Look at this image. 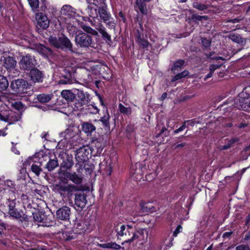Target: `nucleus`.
Segmentation results:
<instances>
[{"label":"nucleus","instance_id":"nucleus-12","mask_svg":"<svg viewBox=\"0 0 250 250\" xmlns=\"http://www.w3.org/2000/svg\"><path fill=\"white\" fill-rule=\"evenodd\" d=\"M17 62L12 57L8 56L5 58L4 61V66L8 71V76L14 77L19 75L20 71L15 69Z\"/></svg>","mask_w":250,"mask_h":250},{"label":"nucleus","instance_id":"nucleus-40","mask_svg":"<svg viewBox=\"0 0 250 250\" xmlns=\"http://www.w3.org/2000/svg\"><path fill=\"white\" fill-rule=\"evenodd\" d=\"M169 133L170 130H168L167 127L163 126L159 133H156V137L158 138L162 135L167 137L169 135Z\"/></svg>","mask_w":250,"mask_h":250},{"label":"nucleus","instance_id":"nucleus-41","mask_svg":"<svg viewBox=\"0 0 250 250\" xmlns=\"http://www.w3.org/2000/svg\"><path fill=\"white\" fill-rule=\"evenodd\" d=\"M83 29L86 32V33H89L94 36L98 35V32L97 30H95L92 29L91 27L87 26V25H83L82 26Z\"/></svg>","mask_w":250,"mask_h":250},{"label":"nucleus","instance_id":"nucleus-15","mask_svg":"<svg viewBox=\"0 0 250 250\" xmlns=\"http://www.w3.org/2000/svg\"><path fill=\"white\" fill-rule=\"evenodd\" d=\"M28 76L30 80L34 83H42L44 79L43 72L35 67L30 70Z\"/></svg>","mask_w":250,"mask_h":250},{"label":"nucleus","instance_id":"nucleus-35","mask_svg":"<svg viewBox=\"0 0 250 250\" xmlns=\"http://www.w3.org/2000/svg\"><path fill=\"white\" fill-rule=\"evenodd\" d=\"M52 223L53 222L52 220L48 217L43 214L42 216V220L40 225L48 227L51 226Z\"/></svg>","mask_w":250,"mask_h":250},{"label":"nucleus","instance_id":"nucleus-9","mask_svg":"<svg viewBox=\"0 0 250 250\" xmlns=\"http://www.w3.org/2000/svg\"><path fill=\"white\" fill-rule=\"evenodd\" d=\"M20 68L23 71H30L36 66V60L33 56L26 54L21 56L19 62Z\"/></svg>","mask_w":250,"mask_h":250},{"label":"nucleus","instance_id":"nucleus-2","mask_svg":"<svg viewBox=\"0 0 250 250\" xmlns=\"http://www.w3.org/2000/svg\"><path fill=\"white\" fill-rule=\"evenodd\" d=\"M49 43L57 49H60L64 51H69L72 54H78V49L73 47V44L70 40L64 35L59 37L51 36L48 39Z\"/></svg>","mask_w":250,"mask_h":250},{"label":"nucleus","instance_id":"nucleus-60","mask_svg":"<svg viewBox=\"0 0 250 250\" xmlns=\"http://www.w3.org/2000/svg\"><path fill=\"white\" fill-rule=\"evenodd\" d=\"M248 124L246 123H241L238 125L237 127L239 129L244 128L248 126Z\"/></svg>","mask_w":250,"mask_h":250},{"label":"nucleus","instance_id":"nucleus-49","mask_svg":"<svg viewBox=\"0 0 250 250\" xmlns=\"http://www.w3.org/2000/svg\"><path fill=\"white\" fill-rule=\"evenodd\" d=\"M105 0H96L95 1H93L92 3L95 4L98 6H103L104 8H106L107 6L105 2Z\"/></svg>","mask_w":250,"mask_h":250},{"label":"nucleus","instance_id":"nucleus-47","mask_svg":"<svg viewBox=\"0 0 250 250\" xmlns=\"http://www.w3.org/2000/svg\"><path fill=\"white\" fill-rule=\"evenodd\" d=\"M12 106L18 110H21L23 108V104L21 101H15L12 103Z\"/></svg>","mask_w":250,"mask_h":250},{"label":"nucleus","instance_id":"nucleus-18","mask_svg":"<svg viewBox=\"0 0 250 250\" xmlns=\"http://www.w3.org/2000/svg\"><path fill=\"white\" fill-rule=\"evenodd\" d=\"M98 10L99 16L103 21L106 23L108 25L113 26L112 24L114 23L109 21L111 15L107 12L106 8H104L103 6H99Z\"/></svg>","mask_w":250,"mask_h":250},{"label":"nucleus","instance_id":"nucleus-43","mask_svg":"<svg viewBox=\"0 0 250 250\" xmlns=\"http://www.w3.org/2000/svg\"><path fill=\"white\" fill-rule=\"evenodd\" d=\"M201 43L202 47L205 49H207L210 47L211 41L210 40L207 39V38L201 37Z\"/></svg>","mask_w":250,"mask_h":250},{"label":"nucleus","instance_id":"nucleus-20","mask_svg":"<svg viewBox=\"0 0 250 250\" xmlns=\"http://www.w3.org/2000/svg\"><path fill=\"white\" fill-rule=\"evenodd\" d=\"M62 15L67 18H74L76 16V9L69 5H65L62 6L61 10Z\"/></svg>","mask_w":250,"mask_h":250},{"label":"nucleus","instance_id":"nucleus-5","mask_svg":"<svg viewBox=\"0 0 250 250\" xmlns=\"http://www.w3.org/2000/svg\"><path fill=\"white\" fill-rule=\"evenodd\" d=\"M75 41L76 44L81 48L94 47V43L92 37L86 33L82 32L76 35Z\"/></svg>","mask_w":250,"mask_h":250},{"label":"nucleus","instance_id":"nucleus-57","mask_svg":"<svg viewBox=\"0 0 250 250\" xmlns=\"http://www.w3.org/2000/svg\"><path fill=\"white\" fill-rule=\"evenodd\" d=\"M239 140V139L237 138H233L229 140L228 141V143L229 144V145L231 146L233 144L238 142Z\"/></svg>","mask_w":250,"mask_h":250},{"label":"nucleus","instance_id":"nucleus-21","mask_svg":"<svg viewBox=\"0 0 250 250\" xmlns=\"http://www.w3.org/2000/svg\"><path fill=\"white\" fill-rule=\"evenodd\" d=\"M64 74H63L62 78L58 81V83L60 84H70L72 83V75L66 69L64 70Z\"/></svg>","mask_w":250,"mask_h":250},{"label":"nucleus","instance_id":"nucleus-58","mask_svg":"<svg viewBox=\"0 0 250 250\" xmlns=\"http://www.w3.org/2000/svg\"><path fill=\"white\" fill-rule=\"evenodd\" d=\"M231 147V146L229 145V144H228V143L225 145H223V146H219V148L220 150H226L228 148H229V147Z\"/></svg>","mask_w":250,"mask_h":250},{"label":"nucleus","instance_id":"nucleus-38","mask_svg":"<svg viewBox=\"0 0 250 250\" xmlns=\"http://www.w3.org/2000/svg\"><path fill=\"white\" fill-rule=\"evenodd\" d=\"M120 112L124 114L129 115L131 113V109L130 107H125L122 104H119Z\"/></svg>","mask_w":250,"mask_h":250},{"label":"nucleus","instance_id":"nucleus-16","mask_svg":"<svg viewBox=\"0 0 250 250\" xmlns=\"http://www.w3.org/2000/svg\"><path fill=\"white\" fill-rule=\"evenodd\" d=\"M59 157L62 160V163L60 164L62 168L70 169L72 167L74 164L72 155L62 152L59 154Z\"/></svg>","mask_w":250,"mask_h":250},{"label":"nucleus","instance_id":"nucleus-64","mask_svg":"<svg viewBox=\"0 0 250 250\" xmlns=\"http://www.w3.org/2000/svg\"><path fill=\"white\" fill-rule=\"evenodd\" d=\"M241 19L238 18H235L230 20V21L232 23H237L240 21Z\"/></svg>","mask_w":250,"mask_h":250},{"label":"nucleus","instance_id":"nucleus-19","mask_svg":"<svg viewBox=\"0 0 250 250\" xmlns=\"http://www.w3.org/2000/svg\"><path fill=\"white\" fill-rule=\"evenodd\" d=\"M36 19L38 25L44 29L48 27L49 21L47 17L43 15L42 13L40 12L37 14Z\"/></svg>","mask_w":250,"mask_h":250},{"label":"nucleus","instance_id":"nucleus-30","mask_svg":"<svg viewBox=\"0 0 250 250\" xmlns=\"http://www.w3.org/2000/svg\"><path fill=\"white\" fill-rule=\"evenodd\" d=\"M59 163L57 158L53 159H50L46 165L45 168H46L48 171H52L56 167H58Z\"/></svg>","mask_w":250,"mask_h":250},{"label":"nucleus","instance_id":"nucleus-62","mask_svg":"<svg viewBox=\"0 0 250 250\" xmlns=\"http://www.w3.org/2000/svg\"><path fill=\"white\" fill-rule=\"evenodd\" d=\"M232 233V231L229 232H226L223 235V237L224 238H229Z\"/></svg>","mask_w":250,"mask_h":250},{"label":"nucleus","instance_id":"nucleus-54","mask_svg":"<svg viewBox=\"0 0 250 250\" xmlns=\"http://www.w3.org/2000/svg\"><path fill=\"white\" fill-rule=\"evenodd\" d=\"M182 229V227L180 225H179L177 227L176 229H175V230H174V231L173 232V236L176 237L177 235V234L180 232H181Z\"/></svg>","mask_w":250,"mask_h":250},{"label":"nucleus","instance_id":"nucleus-13","mask_svg":"<svg viewBox=\"0 0 250 250\" xmlns=\"http://www.w3.org/2000/svg\"><path fill=\"white\" fill-rule=\"evenodd\" d=\"M115 230L117 232L116 236L118 239L125 240V243H131L129 240L131 237V235L133 234V232H130L128 229L125 228V225L116 227Z\"/></svg>","mask_w":250,"mask_h":250},{"label":"nucleus","instance_id":"nucleus-32","mask_svg":"<svg viewBox=\"0 0 250 250\" xmlns=\"http://www.w3.org/2000/svg\"><path fill=\"white\" fill-rule=\"evenodd\" d=\"M52 94H40L37 96L38 101L41 103H45L48 102L52 98Z\"/></svg>","mask_w":250,"mask_h":250},{"label":"nucleus","instance_id":"nucleus-46","mask_svg":"<svg viewBox=\"0 0 250 250\" xmlns=\"http://www.w3.org/2000/svg\"><path fill=\"white\" fill-rule=\"evenodd\" d=\"M208 19L207 16H200L196 14H193L191 16V19L194 21H201L203 20H207Z\"/></svg>","mask_w":250,"mask_h":250},{"label":"nucleus","instance_id":"nucleus-11","mask_svg":"<svg viewBox=\"0 0 250 250\" xmlns=\"http://www.w3.org/2000/svg\"><path fill=\"white\" fill-rule=\"evenodd\" d=\"M82 191L75 194L74 207L78 211L82 210L87 204L86 195Z\"/></svg>","mask_w":250,"mask_h":250},{"label":"nucleus","instance_id":"nucleus-7","mask_svg":"<svg viewBox=\"0 0 250 250\" xmlns=\"http://www.w3.org/2000/svg\"><path fill=\"white\" fill-rule=\"evenodd\" d=\"M75 108L76 110H81L84 105L88 104L89 100V94L79 89H75Z\"/></svg>","mask_w":250,"mask_h":250},{"label":"nucleus","instance_id":"nucleus-27","mask_svg":"<svg viewBox=\"0 0 250 250\" xmlns=\"http://www.w3.org/2000/svg\"><path fill=\"white\" fill-rule=\"evenodd\" d=\"M98 246H99L100 248H102L104 249H108L116 250H119L121 248L120 245L114 242H109L104 244H98Z\"/></svg>","mask_w":250,"mask_h":250},{"label":"nucleus","instance_id":"nucleus-22","mask_svg":"<svg viewBox=\"0 0 250 250\" xmlns=\"http://www.w3.org/2000/svg\"><path fill=\"white\" fill-rule=\"evenodd\" d=\"M95 29L102 35V37L106 42H111V37L105 30V28L101 23L95 25Z\"/></svg>","mask_w":250,"mask_h":250},{"label":"nucleus","instance_id":"nucleus-51","mask_svg":"<svg viewBox=\"0 0 250 250\" xmlns=\"http://www.w3.org/2000/svg\"><path fill=\"white\" fill-rule=\"evenodd\" d=\"M236 250H250L248 245H240L236 247Z\"/></svg>","mask_w":250,"mask_h":250},{"label":"nucleus","instance_id":"nucleus-17","mask_svg":"<svg viewBox=\"0 0 250 250\" xmlns=\"http://www.w3.org/2000/svg\"><path fill=\"white\" fill-rule=\"evenodd\" d=\"M71 214L70 208L67 206H63L57 210L56 216L57 218L63 221H68L70 218Z\"/></svg>","mask_w":250,"mask_h":250},{"label":"nucleus","instance_id":"nucleus-50","mask_svg":"<svg viewBox=\"0 0 250 250\" xmlns=\"http://www.w3.org/2000/svg\"><path fill=\"white\" fill-rule=\"evenodd\" d=\"M43 214H40L39 213H33V218L35 221H37L39 223H41L42 220V216Z\"/></svg>","mask_w":250,"mask_h":250},{"label":"nucleus","instance_id":"nucleus-14","mask_svg":"<svg viewBox=\"0 0 250 250\" xmlns=\"http://www.w3.org/2000/svg\"><path fill=\"white\" fill-rule=\"evenodd\" d=\"M148 231L146 229L138 228L133 232L132 236L129 241L132 242L135 240L141 241L142 243H146L147 240Z\"/></svg>","mask_w":250,"mask_h":250},{"label":"nucleus","instance_id":"nucleus-53","mask_svg":"<svg viewBox=\"0 0 250 250\" xmlns=\"http://www.w3.org/2000/svg\"><path fill=\"white\" fill-rule=\"evenodd\" d=\"M186 127V125L184 122L182 125L181 126H180L179 128H178V129L175 130L173 131V134L178 133L184 130L185 129Z\"/></svg>","mask_w":250,"mask_h":250},{"label":"nucleus","instance_id":"nucleus-1","mask_svg":"<svg viewBox=\"0 0 250 250\" xmlns=\"http://www.w3.org/2000/svg\"><path fill=\"white\" fill-rule=\"evenodd\" d=\"M75 167L77 168L76 172L61 171L60 173L61 182L54 187V191L62 198H70L75 192L83 189L82 185L83 179V165L76 164Z\"/></svg>","mask_w":250,"mask_h":250},{"label":"nucleus","instance_id":"nucleus-44","mask_svg":"<svg viewBox=\"0 0 250 250\" xmlns=\"http://www.w3.org/2000/svg\"><path fill=\"white\" fill-rule=\"evenodd\" d=\"M193 7L200 11L206 10L208 8V6L207 5L199 3L197 1H194L193 3Z\"/></svg>","mask_w":250,"mask_h":250},{"label":"nucleus","instance_id":"nucleus-26","mask_svg":"<svg viewBox=\"0 0 250 250\" xmlns=\"http://www.w3.org/2000/svg\"><path fill=\"white\" fill-rule=\"evenodd\" d=\"M146 0H136V3L141 13L143 15H146L147 9L146 7Z\"/></svg>","mask_w":250,"mask_h":250},{"label":"nucleus","instance_id":"nucleus-56","mask_svg":"<svg viewBox=\"0 0 250 250\" xmlns=\"http://www.w3.org/2000/svg\"><path fill=\"white\" fill-rule=\"evenodd\" d=\"M239 140V139L237 138H233L229 140L228 141V143L229 144V145L231 146L233 144L238 142Z\"/></svg>","mask_w":250,"mask_h":250},{"label":"nucleus","instance_id":"nucleus-33","mask_svg":"<svg viewBox=\"0 0 250 250\" xmlns=\"http://www.w3.org/2000/svg\"><path fill=\"white\" fill-rule=\"evenodd\" d=\"M83 130L87 133H90L96 130V127L88 122H84L82 125Z\"/></svg>","mask_w":250,"mask_h":250},{"label":"nucleus","instance_id":"nucleus-10","mask_svg":"<svg viewBox=\"0 0 250 250\" xmlns=\"http://www.w3.org/2000/svg\"><path fill=\"white\" fill-rule=\"evenodd\" d=\"M10 86L14 92L18 94H23L26 92L28 83L26 81L22 79H19L12 81Z\"/></svg>","mask_w":250,"mask_h":250},{"label":"nucleus","instance_id":"nucleus-59","mask_svg":"<svg viewBox=\"0 0 250 250\" xmlns=\"http://www.w3.org/2000/svg\"><path fill=\"white\" fill-rule=\"evenodd\" d=\"M186 145V143H183L179 144L178 145L174 144L173 145V147H174V149H177L179 147H183L185 146Z\"/></svg>","mask_w":250,"mask_h":250},{"label":"nucleus","instance_id":"nucleus-34","mask_svg":"<svg viewBox=\"0 0 250 250\" xmlns=\"http://www.w3.org/2000/svg\"><path fill=\"white\" fill-rule=\"evenodd\" d=\"M184 61L179 60L175 62L171 67V71L173 73H176V72L180 71L184 64Z\"/></svg>","mask_w":250,"mask_h":250},{"label":"nucleus","instance_id":"nucleus-36","mask_svg":"<svg viewBox=\"0 0 250 250\" xmlns=\"http://www.w3.org/2000/svg\"><path fill=\"white\" fill-rule=\"evenodd\" d=\"M84 164V166H83V168L84 169L86 174H91L93 169H94V165L89 162H86Z\"/></svg>","mask_w":250,"mask_h":250},{"label":"nucleus","instance_id":"nucleus-24","mask_svg":"<svg viewBox=\"0 0 250 250\" xmlns=\"http://www.w3.org/2000/svg\"><path fill=\"white\" fill-rule=\"evenodd\" d=\"M37 50L39 53L45 58H47L53 54V51L51 48L41 44L37 46Z\"/></svg>","mask_w":250,"mask_h":250},{"label":"nucleus","instance_id":"nucleus-29","mask_svg":"<svg viewBox=\"0 0 250 250\" xmlns=\"http://www.w3.org/2000/svg\"><path fill=\"white\" fill-rule=\"evenodd\" d=\"M105 166L103 163H101L100 164V168L105 171V174L109 176L111 174L112 172V167L111 165V160H107L105 163Z\"/></svg>","mask_w":250,"mask_h":250},{"label":"nucleus","instance_id":"nucleus-28","mask_svg":"<svg viewBox=\"0 0 250 250\" xmlns=\"http://www.w3.org/2000/svg\"><path fill=\"white\" fill-rule=\"evenodd\" d=\"M228 38L232 42L238 44H242L244 42V39L241 36L236 33H232L228 35Z\"/></svg>","mask_w":250,"mask_h":250},{"label":"nucleus","instance_id":"nucleus-63","mask_svg":"<svg viewBox=\"0 0 250 250\" xmlns=\"http://www.w3.org/2000/svg\"><path fill=\"white\" fill-rule=\"evenodd\" d=\"M215 54V52L212 51L209 54H206L205 55L208 59H211L212 55Z\"/></svg>","mask_w":250,"mask_h":250},{"label":"nucleus","instance_id":"nucleus-61","mask_svg":"<svg viewBox=\"0 0 250 250\" xmlns=\"http://www.w3.org/2000/svg\"><path fill=\"white\" fill-rule=\"evenodd\" d=\"M167 92H164L163 93V94L162 95L161 97L159 98V100L160 101H164V100H165L167 97Z\"/></svg>","mask_w":250,"mask_h":250},{"label":"nucleus","instance_id":"nucleus-31","mask_svg":"<svg viewBox=\"0 0 250 250\" xmlns=\"http://www.w3.org/2000/svg\"><path fill=\"white\" fill-rule=\"evenodd\" d=\"M9 86V83L7 78L2 75H0V92L6 91Z\"/></svg>","mask_w":250,"mask_h":250},{"label":"nucleus","instance_id":"nucleus-6","mask_svg":"<svg viewBox=\"0 0 250 250\" xmlns=\"http://www.w3.org/2000/svg\"><path fill=\"white\" fill-rule=\"evenodd\" d=\"M21 118V114L12 110H0V121L8 123L15 124Z\"/></svg>","mask_w":250,"mask_h":250},{"label":"nucleus","instance_id":"nucleus-52","mask_svg":"<svg viewBox=\"0 0 250 250\" xmlns=\"http://www.w3.org/2000/svg\"><path fill=\"white\" fill-rule=\"evenodd\" d=\"M222 65V64H211L209 66V71L213 73L216 69L219 68Z\"/></svg>","mask_w":250,"mask_h":250},{"label":"nucleus","instance_id":"nucleus-25","mask_svg":"<svg viewBox=\"0 0 250 250\" xmlns=\"http://www.w3.org/2000/svg\"><path fill=\"white\" fill-rule=\"evenodd\" d=\"M61 96L67 102H73L75 99V92H73L70 90H63L61 92Z\"/></svg>","mask_w":250,"mask_h":250},{"label":"nucleus","instance_id":"nucleus-23","mask_svg":"<svg viewBox=\"0 0 250 250\" xmlns=\"http://www.w3.org/2000/svg\"><path fill=\"white\" fill-rule=\"evenodd\" d=\"M105 110L104 111V114L101 117V119L99 120V121L101 122L102 124L105 129H110V123L109 120L110 118V116L108 113V110L106 107H105Z\"/></svg>","mask_w":250,"mask_h":250},{"label":"nucleus","instance_id":"nucleus-37","mask_svg":"<svg viewBox=\"0 0 250 250\" xmlns=\"http://www.w3.org/2000/svg\"><path fill=\"white\" fill-rule=\"evenodd\" d=\"M64 136L65 139H70L75 137L76 132L73 131L72 128L66 129L64 132Z\"/></svg>","mask_w":250,"mask_h":250},{"label":"nucleus","instance_id":"nucleus-55","mask_svg":"<svg viewBox=\"0 0 250 250\" xmlns=\"http://www.w3.org/2000/svg\"><path fill=\"white\" fill-rule=\"evenodd\" d=\"M184 123L186 125L188 124L187 126L188 125L193 126L195 124V121L194 120H186L184 121Z\"/></svg>","mask_w":250,"mask_h":250},{"label":"nucleus","instance_id":"nucleus-45","mask_svg":"<svg viewBox=\"0 0 250 250\" xmlns=\"http://www.w3.org/2000/svg\"><path fill=\"white\" fill-rule=\"evenodd\" d=\"M40 166L36 164H33L31 167L32 171L38 176L40 175L41 172L42 171V169Z\"/></svg>","mask_w":250,"mask_h":250},{"label":"nucleus","instance_id":"nucleus-39","mask_svg":"<svg viewBox=\"0 0 250 250\" xmlns=\"http://www.w3.org/2000/svg\"><path fill=\"white\" fill-rule=\"evenodd\" d=\"M29 3L34 11H39V0H28Z\"/></svg>","mask_w":250,"mask_h":250},{"label":"nucleus","instance_id":"nucleus-8","mask_svg":"<svg viewBox=\"0 0 250 250\" xmlns=\"http://www.w3.org/2000/svg\"><path fill=\"white\" fill-rule=\"evenodd\" d=\"M91 149L88 146H84L77 149L75 158L78 162L77 164H81L86 162L90 157Z\"/></svg>","mask_w":250,"mask_h":250},{"label":"nucleus","instance_id":"nucleus-48","mask_svg":"<svg viewBox=\"0 0 250 250\" xmlns=\"http://www.w3.org/2000/svg\"><path fill=\"white\" fill-rule=\"evenodd\" d=\"M137 42L139 44V45L142 46L143 48H146L148 47V42L145 40H143L140 37H138L137 40Z\"/></svg>","mask_w":250,"mask_h":250},{"label":"nucleus","instance_id":"nucleus-3","mask_svg":"<svg viewBox=\"0 0 250 250\" xmlns=\"http://www.w3.org/2000/svg\"><path fill=\"white\" fill-rule=\"evenodd\" d=\"M8 206L9 207L8 214L10 216L20 220L21 222H28L29 217L21 210H19L15 208L16 203L14 200H8Z\"/></svg>","mask_w":250,"mask_h":250},{"label":"nucleus","instance_id":"nucleus-42","mask_svg":"<svg viewBox=\"0 0 250 250\" xmlns=\"http://www.w3.org/2000/svg\"><path fill=\"white\" fill-rule=\"evenodd\" d=\"M188 71H187V70H184V71H183L182 72L180 73H179V74H177V75H176L175 76H174L172 80H171V81L172 82H175V81H176L177 80H179L183 78H184L185 77H186L187 76H188Z\"/></svg>","mask_w":250,"mask_h":250},{"label":"nucleus","instance_id":"nucleus-4","mask_svg":"<svg viewBox=\"0 0 250 250\" xmlns=\"http://www.w3.org/2000/svg\"><path fill=\"white\" fill-rule=\"evenodd\" d=\"M233 108L248 110L250 105V96L243 91L239 95V97L234 100L232 105Z\"/></svg>","mask_w":250,"mask_h":250}]
</instances>
